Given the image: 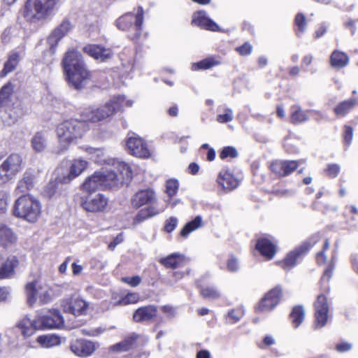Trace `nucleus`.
I'll list each match as a JSON object with an SVG mask.
<instances>
[{
    "mask_svg": "<svg viewBox=\"0 0 358 358\" xmlns=\"http://www.w3.org/2000/svg\"><path fill=\"white\" fill-rule=\"evenodd\" d=\"M41 213V202L31 194H24L17 198L14 202L13 207V215L30 223L36 222Z\"/></svg>",
    "mask_w": 358,
    "mask_h": 358,
    "instance_id": "obj_5",
    "label": "nucleus"
},
{
    "mask_svg": "<svg viewBox=\"0 0 358 358\" xmlns=\"http://www.w3.org/2000/svg\"><path fill=\"white\" fill-rule=\"evenodd\" d=\"M102 180L101 171H96L85 180L82 185L83 189L88 192L104 189Z\"/></svg>",
    "mask_w": 358,
    "mask_h": 358,
    "instance_id": "obj_29",
    "label": "nucleus"
},
{
    "mask_svg": "<svg viewBox=\"0 0 358 358\" xmlns=\"http://www.w3.org/2000/svg\"><path fill=\"white\" fill-rule=\"evenodd\" d=\"M35 174L31 170H27L22 178L17 182L15 192L17 194L25 193L31 190L35 182Z\"/></svg>",
    "mask_w": 358,
    "mask_h": 358,
    "instance_id": "obj_27",
    "label": "nucleus"
},
{
    "mask_svg": "<svg viewBox=\"0 0 358 358\" xmlns=\"http://www.w3.org/2000/svg\"><path fill=\"white\" fill-rule=\"evenodd\" d=\"M295 24L297 27L296 34L303 33L306 29V20L305 16L302 13H299L295 17Z\"/></svg>",
    "mask_w": 358,
    "mask_h": 358,
    "instance_id": "obj_47",
    "label": "nucleus"
},
{
    "mask_svg": "<svg viewBox=\"0 0 358 358\" xmlns=\"http://www.w3.org/2000/svg\"><path fill=\"white\" fill-rule=\"evenodd\" d=\"M160 263L166 268H175L180 266L185 262V256L179 253H173L160 259Z\"/></svg>",
    "mask_w": 358,
    "mask_h": 358,
    "instance_id": "obj_32",
    "label": "nucleus"
},
{
    "mask_svg": "<svg viewBox=\"0 0 358 358\" xmlns=\"http://www.w3.org/2000/svg\"><path fill=\"white\" fill-rule=\"evenodd\" d=\"M108 199L102 194L87 196L81 198L80 204L83 208L90 213H99L106 210Z\"/></svg>",
    "mask_w": 358,
    "mask_h": 358,
    "instance_id": "obj_11",
    "label": "nucleus"
},
{
    "mask_svg": "<svg viewBox=\"0 0 358 358\" xmlns=\"http://www.w3.org/2000/svg\"><path fill=\"white\" fill-rule=\"evenodd\" d=\"M59 3V0H27L22 15L27 21L37 22L47 17Z\"/></svg>",
    "mask_w": 358,
    "mask_h": 358,
    "instance_id": "obj_8",
    "label": "nucleus"
},
{
    "mask_svg": "<svg viewBox=\"0 0 358 358\" xmlns=\"http://www.w3.org/2000/svg\"><path fill=\"white\" fill-rule=\"evenodd\" d=\"M18 261L15 257L8 258L6 262L0 268V278L10 277L14 273V268L17 266Z\"/></svg>",
    "mask_w": 358,
    "mask_h": 358,
    "instance_id": "obj_35",
    "label": "nucleus"
},
{
    "mask_svg": "<svg viewBox=\"0 0 358 358\" xmlns=\"http://www.w3.org/2000/svg\"><path fill=\"white\" fill-rule=\"evenodd\" d=\"M192 23L206 30L212 31H220V27L207 16L204 10H199L193 14Z\"/></svg>",
    "mask_w": 358,
    "mask_h": 358,
    "instance_id": "obj_21",
    "label": "nucleus"
},
{
    "mask_svg": "<svg viewBox=\"0 0 358 358\" xmlns=\"http://www.w3.org/2000/svg\"><path fill=\"white\" fill-rule=\"evenodd\" d=\"M57 285L50 286L41 280H34L28 282L25 287L27 303L31 306L37 298L42 304H47L58 296L57 293Z\"/></svg>",
    "mask_w": 358,
    "mask_h": 358,
    "instance_id": "obj_7",
    "label": "nucleus"
},
{
    "mask_svg": "<svg viewBox=\"0 0 358 358\" xmlns=\"http://www.w3.org/2000/svg\"><path fill=\"white\" fill-rule=\"evenodd\" d=\"M123 241V236L122 234H119L118 236H116V238L114 239V241L110 243L109 245V248L110 249H114L115 248V246L118 244H120V243H122Z\"/></svg>",
    "mask_w": 358,
    "mask_h": 358,
    "instance_id": "obj_64",
    "label": "nucleus"
},
{
    "mask_svg": "<svg viewBox=\"0 0 358 358\" xmlns=\"http://www.w3.org/2000/svg\"><path fill=\"white\" fill-rule=\"evenodd\" d=\"M23 160L18 154L10 155L0 165V183L13 179L22 168Z\"/></svg>",
    "mask_w": 358,
    "mask_h": 358,
    "instance_id": "obj_10",
    "label": "nucleus"
},
{
    "mask_svg": "<svg viewBox=\"0 0 358 358\" xmlns=\"http://www.w3.org/2000/svg\"><path fill=\"white\" fill-rule=\"evenodd\" d=\"M330 63L334 68H343L349 63V57L343 52L334 50L331 55Z\"/></svg>",
    "mask_w": 358,
    "mask_h": 358,
    "instance_id": "obj_33",
    "label": "nucleus"
},
{
    "mask_svg": "<svg viewBox=\"0 0 358 358\" xmlns=\"http://www.w3.org/2000/svg\"><path fill=\"white\" fill-rule=\"evenodd\" d=\"M252 47L248 43H245L243 45L236 48V50L242 56L248 55L252 52Z\"/></svg>",
    "mask_w": 358,
    "mask_h": 358,
    "instance_id": "obj_57",
    "label": "nucleus"
},
{
    "mask_svg": "<svg viewBox=\"0 0 358 358\" xmlns=\"http://www.w3.org/2000/svg\"><path fill=\"white\" fill-rule=\"evenodd\" d=\"M177 224L178 220L176 217H171L169 219H168L164 226L166 231H167L168 233L173 231L176 229Z\"/></svg>",
    "mask_w": 358,
    "mask_h": 358,
    "instance_id": "obj_56",
    "label": "nucleus"
},
{
    "mask_svg": "<svg viewBox=\"0 0 358 358\" xmlns=\"http://www.w3.org/2000/svg\"><path fill=\"white\" fill-rule=\"evenodd\" d=\"M237 156V150L235 148L231 146L224 148L220 154V157L222 159L228 157L234 158Z\"/></svg>",
    "mask_w": 358,
    "mask_h": 358,
    "instance_id": "obj_49",
    "label": "nucleus"
},
{
    "mask_svg": "<svg viewBox=\"0 0 358 358\" xmlns=\"http://www.w3.org/2000/svg\"><path fill=\"white\" fill-rule=\"evenodd\" d=\"M290 317L294 327L297 328L303 321L305 317V311L302 306H296L293 308Z\"/></svg>",
    "mask_w": 358,
    "mask_h": 358,
    "instance_id": "obj_41",
    "label": "nucleus"
},
{
    "mask_svg": "<svg viewBox=\"0 0 358 358\" xmlns=\"http://www.w3.org/2000/svg\"><path fill=\"white\" fill-rule=\"evenodd\" d=\"M309 118L308 112L303 110L299 106H294L291 108L290 121L296 124L307 121Z\"/></svg>",
    "mask_w": 358,
    "mask_h": 358,
    "instance_id": "obj_36",
    "label": "nucleus"
},
{
    "mask_svg": "<svg viewBox=\"0 0 358 358\" xmlns=\"http://www.w3.org/2000/svg\"><path fill=\"white\" fill-rule=\"evenodd\" d=\"M31 145L32 149L37 152L45 150L47 146V136L42 131L36 132L31 138Z\"/></svg>",
    "mask_w": 358,
    "mask_h": 358,
    "instance_id": "obj_34",
    "label": "nucleus"
},
{
    "mask_svg": "<svg viewBox=\"0 0 358 358\" xmlns=\"http://www.w3.org/2000/svg\"><path fill=\"white\" fill-rule=\"evenodd\" d=\"M339 171L340 167L337 164H329L327 169L328 176L332 178L336 177Z\"/></svg>",
    "mask_w": 358,
    "mask_h": 358,
    "instance_id": "obj_58",
    "label": "nucleus"
},
{
    "mask_svg": "<svg viewBox=\"0 0 358 358\" xmlns=\"http://www.w3.org/2000/svg\"><path fill=\"white\" fill-rule=\"evenodd\" d=\"M157 198L155 193L150 189L138 191L132 197L131 203L135 208H138L144 205H150L148 208L141 210L134 218L136 224L155 216L164 211V208L159 209L154 206Z\"/></svg>",
    "mask_w": 358,
    "mask_h": 358,
    "instance_id": "obj_3",
    "label": "nucleus"
},
{
    "mask_svg": "<svg viewBox=\"0 0 358 358\" xmlns=\"http://www.w3.org/2000/svg\"><path fill=\"white\" fill-rule=\"evenodd\" d=\"M201 217L196 216L193 220L185 224L180 231V235L183 237L187 236L189 233L199 228L201 226Z\"/></svg>",
    "mask_w": 358,
    "mask_h": 358,
    "instance_id": "obj_42",
    "label": "nucleus"
},
{
    "mask_svg": "<svg viewBox=\"0 0 358 358\" xmlns=\"http://www.w3.org/2000/svg\"><path fill=\"white\" fill-rule=\"evenodd\" d=\"M37 317L35 320H31L28 317L25 316L15 324V329H17L22 336L27 338L33 335L37 328Z\"/></svg>",
    "mask_w": 358,
    "mask_h": 358,
    "instance_id": "obj_26",
    "label": "nucleus"
},
{
    "mask_svg": "<svg viewBox=\"0 0 358 358\" xmlns=\"http://www.w3.org/2000/svg\"><path fill=\"white\" fill-rule=\"evenodd\" d=\"M88 162L81 158L71 161L68 173L62 177L57 178L60 183L66 184L79 176L87 167Z\"/></svg>",
    "mask_w": 358,
    "mask_h": 358,
    "instance_id": "obj_16",
    "label": "nucleus"
},
{
    "mask_svg": "<svg viewBox=\"0 0 358 358\" xmlns=\"http://www.w3.org/2000/svg\"><path fill=\"white\" fill-rule=\"evenodd\" d=\"M20 55L16 52H12L9 56L8 60L4 64L3 69L1 71V76L4 77L8 73L13 71L17 67L20 61Z\"/></svg>",
    "mask_w": 358,
    "mask_h": 358,
    "instance_id": "obj_37",
    "label": "nucleus"
},
{
    "mask_svg": "<svg viewBox=\"0 0 358 358\" xmlns=\"http://www.w3.org/2000/svg\"><path fill=\"white\" fill-rule=\"evenodd\" d=\"M141 335L133 333L126 336L121 342L113 345L110 350L113 352H127L138 346L137 341Z\"/></svg>",
    "mask_w": 358,
    "mask_h": 358,
    "instance_id": "obj_23",
    "label": "nucleus"
},
{
    "mask_svg": "<svg viewBox=\"0 0 358 358\" xmlns=\"http://www.w3.org/2000/svg\"><path fill=\"white\" fill-rule=\"evenodd\" d=\"M161 310L169 318L173 317L176 314V309L169 305L162 306Z\"/></svg>",
    "mask_w": 358,
    "mask_h": 358,
    "instance_id": "obj_59",
    "label": "nucleus"
},
{
    "mask_svg": "<svg viewBox=\"0 0 358 358\" xmlns=\"http://www.w3.org/2000/svg\"><path fill=\"white\" fill-rule=\"evenodd\" d=\"M17 239V236L10 227L0 223V246H10L16 243Z\"/></svg>",
    "mask_w": 358,
    "mask_h": 358,
    "instance_id": "obj_30",
    "label": "nucleus"
},
{
    "mask_svg": "<svg viewBox=\"0 0 358 358\" xmlns=\"http://www.w3.org/2000/svg\"><path fill=\"white\" fill-rule=\"evenodd\" d=\"M127 148L129 153L139 158H148L150 152L147 143L138 136H130L126 142Z\"/></svg>",
    "mask_w": 358,
    "mask_h": 358,
    "instance_id": "obj_14",
    "label": "nucleus"
},
{
    "mask_svg": "<svg viewBox=\"0 0 358 358\" xmlns=\"http://www.w3.org/2000/svg\"><path fill=\"white\" fill-rule=\"evenodd\" d=\"M357 104L358 101L355 98L345 100L335 107L334 111L337 116H344Z\"/></svg>",
    "mask_w": 358,
    "mask_h": 358,
    "instance_id": "obj_39",
    "label": "nucleus"
},
{
    "mask_svg": "<svg viewBox=\"0 0 358 358\" xmlns=\"http://www.w3.org/2000/svg\"><path fill=\"white\" fill-rule=\"evenodd\" d=\"M122 281L129 285L131 287H136L141 283V278L138 275H135L132 277H124L122 278Z\"/></svg>",
    "mask_w": 358,
    "mask_h": 358,
    "instance_id": "obj_54",
    "label": "nucleus"
},
{
    "mask_svg": "<svg viewBox=\"0 0 358 358\" xmlns=\"http://www.w3.org/2000/svg\"><path fill=\"white\" fill-rule=\"evenodd\" d=\"M9 194L4 190L0 189V213H4L8 205Z\"/></svg>",
    "mask_w": 358,
    "mask_h": 358,
    "instance_id": "obj_48",
    "label": "nucleus"
},
{
    "mask_svg": "<svg viewBox=\"0 0 358 358\" xmlns=\"http://www.w3.org/2000/svg\"><path fill=\"white\" fill-rule=\"evenodd\" d=\"M299 162L275 161L271 164V170L278 176H287L296 169Z\"/></svg>",
    "mask_w": 358,
    "mask_h": 358,
    "instance_id": "obj_22",
    "label": "nucleus"
},
{
    "mask_svg": "<svg viewBox=\"0 0 358 358\" xmlns=\"http://www.w3.org/2000/svg\"><path fill=\"white\" fill-rule=\"evenodd\" d=\"M14 87L12 83H7L0 90V107L8 106L12 101Z\"/></svg>",
    "mask_w": 358,
    "mask_h": 358,
    "instance_id": "obj_38",
    "label": "nucleus"
},
{
    "mask_svg": "<svg viewBox=\"0 0 358 358\" xmlns=\"http://www.w3.org/2000/svg\"><path fill=\"white\" fill-rule=\"evenodd\" d=\"M217 182L224 191H231L236 189L239 184L238 179L229 169H222L220 171Z\"/></svg>",
    "mask_w": 358,
    "mask_h": 358,
    "instance_id": "obj_20",
    "label": "nucleus"
},
{
    "mask_svg": "<svg viewBox=\"0 0 358 358\" xmlns=\"http://www.w3.org/2000/svg\"><path fill=\"white\" fill-rule=\"evenodd\" d=\"M37 341L43 348H52L61 343L60 338L54 334L40 336L37 338Z\"/></svg>",
    "mask_w": 358,
    "mask_h": 358,
    "instance_id": "obj_40",
    "label": "nucleus"
},
{
    "mask_svg": "<svg viewBox=\"0 0 358 358\" xmlns=\"http://www.w3.org/2000/svg\"><path fill=\"white\" fill-rule=\"evenodd\" d=\"M238 261L236 259L231 257L228 260L227 268L231 271H236L238 270Z\"/></svg>",
    "mask_w": 358,
    "mask_h": 358,
    "instance_id": "obj_61",
    "label": "nucleus"
},
{
    "mask_svg": "<svg viewBox=\"0 0 358 358\" xmlns=\"http://www.w3.org/2000/svg\"><path fill=\"white\" fill-rule=\"evenodd\" d=\"M87 152L92 155L94 159L98 162H101L102 160L100 159L101 157L104 155V152L102 150L98 148H89L87 149Z\"/></svg>",
    "mask_w": 358,
    "mask_h": 358,
    "instance_id": "obj_53",
    "label": "nucleus"
},
{
    "mask_svg": "<svg viewBox=\"0 0 358 358\" xmlns=\"http://www.w3.org/2000/svg\"><path fill=\"white\" fill-rule=\"evenodd\" d=\"M57 190V182L55 181L50 182L44 189V194L48 197L52 196Z\"/></svg>",
    "mask_w": 358,
    "mask_h": 358,
    "instance_id": "obj_55",
    "label": "nucleus"
},
{
    "mask_svg": "<svg viewBox=\"0 0 358 358\" xmlns=\"http://www.w3.org/2000/svg\"><path fill=\"white\" fill-rule=\"evenodd\" d=\"M62 307L64 312L73 314L75 316L87 314L90 303L80 297L71 298L62 302Z\"/></svg>",
    "mask_w": 358,
    "mask_h": 358,
    "instance_id": "obj_13",
    "label": "nucleus"
},
{
    "mask_svg": "<svg viewBox=\"0 0 358 358\" xmlns=\"http://www.w3.org/2000/svg\"><path fill=\"white\" fill-rule=\"evenodd\" d=\"M310 246L303 244L288 253L284 260L280 263L281 267L286 271L292 269L296 266L297 259L308 250Z\"/></svg>",
    "mask_w": 358,
    "mask_h": 358,
    "instance_id": "obj_24",
    "label": "nucleus"
},
{
    "mask_svg": "<svg viewBox=\"0 0 358 358\" xmlns=\"http://www.w3.org/2000/svg\"><path fill=\"white\" fill-rule=\"evenodd\" d=\"M233 120V112L231 109H226L224 114L218 115L217 116V121L220 123H226L231 122Z\"/></svg>",
    "mask_w": 358,
    "mask_h": 358,
    "instance_id": "obj_52",
    "label": "nucleus"
},
{
    "mask_svg": "<svg viewBox=\"0 0 358 358\" xmlns=\"http://www.w3.org/2000/svg\"><path fill=\"white\" fill-rule=\"evenodd\" d=\"M179 183L178 180L174 179H169L166 182V193L171 198L178 192Z\"/></svg>",
    "mask_w": 358,
    "mask_h": 358,
    "instance_id": "obj_45",
    "label": "nucleus"
},
{
    "mask_svg": "<svg viewBox=\"0 0 358 358\" xmlns=\"http://www.w3.org/2000/svg\"><path fill=\"white\" fill-rule=\"evenodd\" d=\"M87 130L88 126L85 121L70 120L60 123L56 129L59 144L54 152L60 154L67 150L70 145L82 138Z\"/></svg>",
    "mask_w": 358,
    "mask_h": 358,
    "instance_id": "obj_2",
    "label": "nucleus"
},
{
    "mask_svg": "<svg viewBox=\"0 0 358 358\" xmlns=\"http://www.w3.org/2000/svg\"><path fill=\"white\" fill-rule=\"evenodd\" d=\"M352 348V345L348 343H338L336 346V349L337 351L340 352H344L350 350Z\"/></svg>",
    "mask_w": 358,
    "mask_h": 358,
    "instance_id": "obj_62",
    "label": "nucleus"
},
{
    "mask_svg": "<svg viewBox=\"0 0 358 358\" xmlns=\"http://www.w3.org/2000/svg\"><path fill=\"white\" fill-rule=\"evenodd\" d=\"M36 317L41 329H58L64 325L62 314L55 309L49 310L45 315L39 313Z\"/></svg>",
    "mask_w": 358,
    "mask_h": 358,
    "instance_id": "obj_12",
    "label": "nucleus"
},
{
    "mask_svg": "<svg viewBox=\"0 0 358 358\" xmlns=\"http://www.w3.org/2000/svg\"><path fill=\"white\" fill-rule=\"evenodd\" d=\"M282 291L275 287L268 292L255 308L257 312L266 313L271 310L279 303Z\"/></svg>",
    "mask_w": 358,
    "mask_h": 358,
    "instance_id": "obj_15",
    "label": "nucleus"
},
{
    "mask_svg": "<svg viewBox=\"0 0 358 358\" xmlns=\"http://www.w3.org/2000/svg\"><path fill=\"white\" fill-rule=\"evenodd\" d=\"M217 64H219V62L216 61L215 58L208 57L197 63L192 64V69L193 71L206 70Z\"/></svg>",
    "mask_w": 358,
    "mask_h": 358,
    "instance_id": "obj_43",
    "label": "nucleus"
},
{
    "mask_svg": "<svg viewBox=\"0 0 358 358\" xmlns=\"http://www.w3.org/2000/svg\"><path fill=\"white\" fill-rule=\"evenodd\" d=\"M101 177L104 189L120 188L130 182L132 171L127 163L117 162L110 169L101 171Z\"/></svg>",
    "mask_w": 358,
    "mask_h": 358,
    "instance_id": "obj_4",
    "label": "nucleus"
},
{
    "mask_svg": "<svg viewBox=\"0 0 358 358\" xmlns=\"http://www.w3.org/2000/svg\"><path fill=\"white\" fill-rule=\"evenodd\" d=\"M143 21V10L138 8L136 13H127L116 20L117 27L124 31L129 32V37L137 39L141 35Z\"/></svg>",
    "mask_w": 358,
    "mask_h": 358,
    "instance_id": "obj_9",
    "label": "nucleus"
},
{
    "mask_svg": "<svg viewBox=\"0 0 358 358\" xmlns=\"http://www.w3.org/2000/svg\"><path fill=\"white\" fill-rule=\"evenodd\" d=\"M106 329L103 328L101 327H95V328H90V329H83L81 330L82 334L85 336H98L100 334L105 332Z\"/></svg>",
    "mask_w": 358,
    "mask_h": 358,
    "instance_id": "obj_51",
    "label": "nucleus"
},
{
    "mask_svg": "<svg viewBox=\"0 0 358 358\" xmlns=\"http://www.w3.org/2000/svg\"><path fill=\"white\" fill-rule=\"evenodd\" d=\"M83 51L90 57L101 62L106 60L113 55L110 49L104 48L98 45H87L84 47Z\"/></svg>",
    "mask_w": 358,
    "mask_h": 358,
    "instance_id": "obj_25",
    "label": "nucleus"
},
{
    "mask_svg": "<svg viewBox=\"0 0 358 358\" xmlns=\"http://www.w3.org/2000/svg\"><path fill=\"white\" fill-rule=\"evenodd\" d=\"M353 136L352 128L348 126L345 127L344 139L346 143L350 144Z\"/></svg>",
    "mask_w": 358,
    "mask_h": 358,
    "instance_id": "obj_60",
    "label": "nucleus"
},
{
    "mask_svg": "<svg viewBox=\"0 0 358 358\" xmlns=\"http://www.w3.org/2000/svg\"><path fill=\"white\" fill-rule=\"evenodd\" d=\"M200 292L203 298L208 299H215L220 296V292L213 287L201 288Z\"/></svg>",
    "mask_w": 358,
    "mask_h": 358,
    "instance_id": "obj_44",
    "label": "nucleus"
},
{
    "mask_svg": "<svg viewBox=\"0 0 358 358\" xmlns=\"http://www.w3.org/2000/svg\"><path fill=\"white\" fill-rule=\"evenodd\" d=\"M245 314V310L243 307H238L237 308L231 310L228 313V317L234 323L239 321Z\"/></svg>",
    "mask_w": 358,
    "mask_h": 358,
    "instance_id": "obj_46",
    "label": "nucleus"
},
{
    "mask_svg": "<svg viewBox=\"0 0 358 358\" xmlns=\"http://www.w3.org/2000/svg\"><path fill=\"white\" fill-rule=\"evenodd\" d=\"M157 314V307L152 305H150L138 308L134 312L133 318L134 320L136 322H147L155 317Z\"/></svg>",
    "mask_w": 358,
    "mask_h": 358,
    "instance_id": "obj_28",
    "label": "nucleus"
},
{
    "mask_svg": "<svg viewBox=\"0 0 358 358\" xmlns=\"http://www.w3.org/2000/svg\"><path fill=\"white\" fill-rule=\"evenodd\" d=\"M72 24L68 20H64L59 25L52 31L48 38V43L51 49H55L59 41L72 29Z\"/></svg>",
    "mask_w": 358,
    "mask_h": 358,
    "instance_id": "obj_18",
    "label": "nucleus"
},
{
    "mask_svg": "<svg viewBox=\"0 0 358 358\" xmlns=\"http://www.w3.org/2000/svg\"><path fill=\"white\" fill-rule=\"evenodd\" d=\"M133 101L131 100H125L123 96H117L113 97L108 102L101 108L92 109L89 108L83 112L84 120L83 121H90L96 122L104 120L113 115L117 111L122 108L131 107Z\"/></svg>",
    "mask_w": 358,
    "mask_h": 358,
    "instance_id": "obj_6",
    "label": "nucleus"
},
{
    "mask_svg": "<svg viewBox=\"0 0 358 358\" xmlns=\"http://www.w3.org/2000/svg\"><path fill=\"white\" fill-rule=\"evenodd\" d=\"M62 65L69 84L75 89L80 90L90 81L92 73L78 51H67L62 60Z\"/></svg>",
    "mask_w": 358,
    "mask_h": 358,
    "instance_id": "obj_1",
    "label": "nucleus"
},
{
    "mask_svg": "<svg viewBox=\"0 0 358 358\" xmlns=\"http://www.w3.org/2000/svg\"><path fill=\"white\" fill-rule=\"evenodd\" d=\"M315 328L324 327L328 320L329 305L324 295H319L315 302Z\"/></svg>",
    "mask_w": 358,
    "mask_h": 358,
    "instance_id": "obj_17",
    "label": "nucleus"
},
{
    "mask_svg": "<svg viewBox=\"0 0 358 358\" xmlns=\"http://www.w3.org/2000/svg\"><path fill=\"white\" fill-rule=\"evenodd\" d=\"M333 266H329L327 269L324 271V275L322 278V281H329L330 278H331L332 273H333Z\"/></svg>",
    "mask_w": 358,
    "mask_h": 358,
    "instance_id": "obj_63",
    "label": "nucleus"
},
{
    "mask_svg": "<svg viewBox=\"0 0 358 358\" xmlns=\"http://www.w3.org/2000/svg\"><path fill=\"white\" fill-rule=\"evenodd\" d=\"M256 249L268 259H272L276 252L275 245L267 238H261L257 241Z\"/></svg>",
    "mask_w": 358,
    "mask_h": 358,
    "instance_id": "obj_31",
    "label": "nucleus"
},
{
    "mask_svg": "<svg viewBox=\"0 0 358 358\" xmlns=\"http://www.w3.org/2000/svg\"><path fill=\"white\" fill-rule=\"evenodd\" d=\"M140 299V296L137 293H129L122 300L119 301L121 305H127L129 303H135Z\"/></svg>",
    "mask_w": 358,
    "mask_h": 358,
    "instance_id": "obj_50",
    "label": "nucleus"
},
{
    "mask_svg": "<svg viewBox=\"0 0 358 358\" xmlns=\"http://www.w3.org/2000/svg\"><path fill=\"white\" fill-rule=\"evenodd\" d=\"M70 349L76 355L81 357L90 356L96 350L95 344L90 341L77 339L71 343Z\"/></svg>",
    "mask_w": 358,
    "mask_h": 358,
    "instance_id": "obj_19",
    "label": "nucleus"
}]
</instances>
